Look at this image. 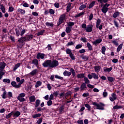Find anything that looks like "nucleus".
<instances>
[{
  "label": "nucleus",
  "mask_w": 124,
  "mask_h": 124,
  "mask_svg": "<svg viewBox=\"0 0 124 124\" xmlns=\"http://www.w3.org/2000/svg\"><path fill=\"white\" fill-rule=\"evenodd\" d=\"M93 26L92 24H89L87 26L86 23H82L81 24V28L86 31V32H92L93 31Z\"/></svg>",
  "instance_id": "1"
},
{
  "label": "nucleus",
  "mask_w": 124,
  "mask_h": 124,
  "mask_svg": "<svg viewBox=\"0 0 124 124\" xmlns=\"http://www.w3.org/2000/svg\"><path fill=\"white\" fill-rule=\"evenodd\" d=\"M25 82V79H22L21 80L20 82L17 84V83H16L15 81H12L11 85L12 87H14V88H15L16 89H19V88L21 87V85L23 83Z\"/></svg>",
  "instance_id": "2"
},
{
  "label": "nucleus",
  "mask_w": 124,
  "mask_h": 124,
  "mask_svg": "<svg viewBox=\"0 0 124 124\" xmlns=\"http://www.w3.org/2000/svg\"><path fill=\"white\" fill-rule=\"evenodd\" d=\"M94 106H96V109L98 110H104V106L105 105L103 103H99V104L96 102H93V103Z\"/></svg>",
  "instance_id": "3"
},
{
  "label": "nucleus",
  "mask_w": 124,
  "mask_h": 124,
  "mask_svg": "<svg viewBox=\"0 0 124 124\" xmlns=\"http://www.w3.org/2000/svg\"><path fill=\"white\" fill-rule=\"evenodd\" d=\"M109 6H110L109 4L106 3L104 5L101 9V11L104 14H106V13H107V12L109 10V8H108Z\"/></svg>",
  "instance_id": "4"
},
{
  "label": "nucleus",
  "mask_w": 124,
  "mask_h": 124,
  "mask_svg": "<svg viewBox=\"0 0 124 124\" xmlns=\"http://www.w3.org/2000/svg\"><path fill=\"white\" fill-rule=\"evenodd\" d=\"M65 14H63L60 16L58 20V26H60V25H61V24H62V23H63L64 20L65 19Z\"/></svg>",
  "instance_id": "5"
},
{
  "label": "nucleus",
  "mask_w": 124,
  "mask_h": 124,
  "mask_svg": "<svg viewBox=\"0 0 124 124\" xmlns=\"http://www.w3.org/2000/svg\"><path fill=\"white\" fill-rule=\"evenodd\" d=\"M59 65V62L56 60L53 61H51L50 62V67L51 68H54V67H57Z\"/></svg>",
  "instance_id": "6"
},
{
  "label": "nucleus",
  "mask_w": 124,
  "mask_h": 124,
  "mask_svg": "<svg viewBox=\"0 0 124 124\" xmlns=\"http://www.w3.org/2000/svg\"><path fill=\"white\" fill-rule=\"evenodd\" d=\"M26 96V93H21L19 94L18 96L17 97V99L19 100L20 102H23L25 101V97Z\"/></svg>",
  "instance_id": "7"
},
{
  "label": "nucleus",
  "mask_w": 124,
  "mask_h": 124,
  "mask_svg": "<svg viewBox=\"0 0 124 124\" xmlns=\"http://www.w3.org/2000/svg\"><path fill=\"white\" fill-rule=\"evenodd\" d=\"M43 66L44 67H51V60H46L43 63Z\"/></svg>",
  "instance_id": "8"
},
{
  "label": "nucleus",
  "mask_w": 124,
  "mask_h": 124,
  "mask_svg": "<svg viewBox=\"0 0 124 124\" xmlns=\"http://www.w3.org/2000/svg\"><path fill=\"white\" fill-rule=\"evenodd\" d=\"M109 100L113 102L114 100H116L117 99V95L115 93H111V96L109 97Z\"/></svg>",
  "instance_id": "9"
},
{
  "label": "nucleus",
  "mask_w": 124,
  "mask_h": 124,
  "mask_svg": "<svg viewBox=\"0 0 124 124\" xmlns=\"http://www.w3.org/2000/svg\"><path fill=\"white\" fill-rule=\"evenodd\" d=\"M26 41V37H21L18 40V42L22 44V46L24 45V42Z\"/></svg>",
  "instance_id": "10"
},
{
  "label": "nucleus",
  "mask_w": 124,
  "mask_h": 124,
  "mask_svg": "<svg viewBox=\"0 0 124 124\" xmlns=\"http://www.w3.org/2000/svg\"><path fill=\"white\" fill-rule=\"evenodd\" d=\"M101 41H102V39L101 38H99L98 39H96L94 42H93V45H95V46H97V45L99 44V43H101Z\"/></svg>",
  "instance_id": "11"
},
{
  "label": "nucleus",
  "mask_w": 124,
  "mask_h": 124,
  "mask_svg": "<svg viewBox=\"0 0 124 124\" xmlns=\"http://www.w3.org/2000/svg\"><path fill=\"white\" fill-rule=\"evenodd\" d=\"M13 115H14V117L15 119H16V118H18V117L21 115V112H20L19 111H13Z\"/></svg>",
  "instance_id": "12"
},
{
  "label": "nucleus",
  "mask_w": 124,
  "mask_h": 124,
  "mask_svg": "<svg viewBox=\"0 0 124 124\" xmlns=\"http://www.w3.org/2000/svg\"><path fill=\"white\" fill-rule=\"evenodd\" d=\"M38 73V70L35 69L33 70L30 73V75H31V76H34V75H36Z\"/></svg>",
  "instance_id": "13"
},
{
  "label": "nucleus",
  "mask_w": 124,
  "mask_h": 124,
  "mask_svg": "<svg viewBox=\"0 0 124 124\" xmlns=\"http://www.w3.org/2000/svg\"><path fill=\"white\" fill-rule=\"evenodd\" d=\"M24 37H25L26 41H30V40L32 39L33 36L32 35H28L24 36Z\"/></svg>",
  "instance_id": "14"
},
{
  "label": "nucleus",
  "mask_w": 124,
  "mask_h": 124,
  "mask_svg": "<svg viewBox=\"0 0 124 124\" xmlns=\"http://www.w3.org/2000/svg\"><path fill=\"white\" fill-rule=\"evenodd\" d=\"M17 11L18 13H20V14H25L26 13V11L21 8L17 9Z\"/></svg>",
  "instance_id": "15"
},
{
  "label": "nucleus",
  "mask_w": 124,
  "mask_h": 124,
  "mask_svg": "<svg viewBox=\"0 0 124 124\" xmlns=\"http://www.w3.org/2000/svg\"><path fill=\"white\" fill-rule=\"evenodd\" d=\"M63 75H64V76H68V77H69L71 75V72L67 71L65 70L63 72Z\"/></svg>",
  "instance_id": "16"
},
{
  "label": "nucleus",
  "mask_w": 124,
  "mask_h": 124,
  "mask_svg": "<svg viewBox=\"0 0 124 124\" xmlns=\"http://www.w3.org/2000/svg\"><path fill=\"white\" fill-rule=\"evenodd\" d=\"M37 59H38V60H40V59H44V54H39L38 53L37 55V57H36Z\"/></svg>",
  "instance_id": "17"
},
{
  "label": "nucleus",
  "mask_w": 124,
  "mask_h": 124,
  "mask_svg": "<svg viewBox=\"0 0 124 124\" xmlns=\"http://www.w3.org/2000/svg\"><path fill=\"white\" fill-rule=\"evenodd\" d=\"M85 74H78L77 75V78L78 79H82L85 77Z\"/></svg>",
  "instance_id": "18"
},
{
  "label": "nucleus",
  "mask_w": 124,
  "mask_h": 124,
  "mask_svg": "<svg viewBox=\"0 0 124 124\" xmlns=\"http://www.w3.org/2000/svg\"><path fill=\"white\" fill-rule=\"evenodd\" d=\"M70 71L71 72L73 77H75V76H76V73L75 72V70H74L73 68H71L70 69Z\"/></svg>",
  "instance_id": "19"
},
{
  "label": "nucleus",
  "mask_w": 124,
  "mask_h": 124,
  "mask_svg": "<svg viewBox=\"0 0 124 124\" xmlns=\"http://www.w3.org/2000/svg\"><path fill=\"white\" fill-rule=\"evenodd\" d=\"M85 89H87V86L86 85V83H83L80 86V90L81 91H84Z\"/></svg>",
  "instance_id": "20"
},
{
  "label": "nucleus",
  "mask_w": 124,
  "mask_h": 124,
  "mask_svg": "<svg viewBox=\"0 0 124 124\" xmlns=\"http://www.w3.org/2000/svg\"><path fill=\"white\" fill-rule=\"evenodd\" d=\"M95 4V1H93L89 4L88 8H89V9H91V8H93V7L94 6Z\"/></svg>",
  "instance_id": "21"
},
{
  "label": "nucleus",
  "mask_w": 124,
  "mask_h": 124,
  "mask_svg": "<svg viewBox=\"0 0 124 124\" xmlns=\"http://www.w3.org/2000/svg\"><path fill=\"white\" fill-rule=\"evenodd\" d=\"M29 100L30 102H34L35 101V96L34 95H32L29 97Z\"/></svg>",
  "instance_id": "22"
},
{
  "label": "nucleus",
  "mask_w": 124,
  "mask_h": 124,
  "mask_svg": "<svg viewBox=\"0 0 124 124\" xmlns=\"http://www.w3.org/2000/svg\"><path fill=\"white\" fill-rule=\"evenodd\" d=\"M32 63L35 66L38 65V60L36 59H33L32 61Z\"/></svg>",
  "instance_id": "23"
},
{
  "label": "nucleus",
  "mask_w": 124,
  "mask_h": 124,
  "mask_svg": "<svg viewBox=\"0 0 124 124\" xmlns=\"http://www.w3.org/2000/svg\"><path fill=\"white\" fill-rule=\"evenodd\" d=\"M108 80L109 82H110V83H112V82L115 81V78L112 77H108Z\"/></svg>",
  "instance_id": "24"
},
{
  "label": "nucleus",
  "mask_w": 124,
  "mask_h": 124,
  "mask_svg": "<svg viewBox=\"0 0 124 124\" xmlns=\"http://www.w3.org/2000/svg\"><path fill=\"white\" fill-rule=\"evenodd\" d=\"M71 4H72V3L69 2L67 4V6L66 8L67 12H69V11H70L71 7Z\"/></svg>",
  "instance_id": "25"
},
{
  "label": "nucleus",
  "mask_w": 124,
  "mask_h": 124,
  "mask_svg": "<svg viewBox=\"0 0 124 124\" xmlns=\"http://www.w3.org/2000/svg\"><path fill=\"white\" fill-rule=\"evenodd\" d=\"M101 23V19H100V18H98L96 23V28H98V26H100Z\"/></svg>",
  "instance_id": "26"
},
{
  "label": "nucleus",
  "mask_w": 124,
  "mask_h": 124,
  "mask_svg": "<svg viewBox=\"0 0 124 124\" xmlns=\"http://www.w3.org/2000/svg\"><path fill=\"white\" fill-rule=\"evenodd\" d=\"M33 119H36V118H39L40 117H41V113H38V114H33L32 116Z\"/></svg>",
  "instance_id": "27"
},
{
  "label": "nucleus",
  "mask_w": 124,
  "mask_h": 124,
  "mask_svg": "<svg viewBox=\"0 0 124 124\" xmlns=\"http://www.w3.org/2000/svg\"><path fill=\"white\" fill-rule=\"evenodd\" d=\"M39 105H40V100L37 99L36 100V102H35V107L36 108H37V107H38Z\"/></svg>",
  "instance_id": "28"
},
{
  "label": "nucleus",
  "mask_w": 124,
  "mask_h": 124,
  "mask_svg": "<svg viewBox=\"0 0 124 124\" xmlns=\"http://www.w3.org/2000/svg\"><path fill=\"white\" fill-rule=\"evenodd\" d=\"M124 45L123 44H121L120 45H119L117 48V52H120V51H121V50H122V48H123V46Z\"/></svg>",
  "instance_id": "29"
},
{
  "label": "nucleus",
  "mask_w": 124,
  "mask_h": 124,
  "mask_svg": "<svg viewBox=\"0 0 124 124\" xmlns=\"http://www.w3.org/2000/svg\"><path fill=\"white\" fill-rule=\"evenodd\" d=\"M75 23H74V22H69L68 23H67V25L68 26V27L72 28V27H73V26H74Z\"/></svg>",
  "instance_id": "30"
},
{
  "label": "nucleus",
  "mask_w": 124,
  "mask_h": 124,
  "mask_svg": "<svg viewBox=\"0 0 124 124\" xmlns=\"http://www.w3.org/2000/svg\"><path fill=\"white\" fill-rule=\"evenodd\" d=\"M91 74H92V77H93V79H98L99 77H98V75H96V74L93 73H91Z\"/></svg>",
  "instance_id": "31"
},
{
  "label": "nucleus",
  "mask_w": 124,
  "mask_h": 124,
  "mask_svg": "<svg viewBox=\"0 0 124 124\" xmlns=\"http://www.w3.org/2000/svg\"><path fill=\"white\" fill-rule=\"evenodd\" d=\"M71 27H67L65 29L66 33H70V32H71Z\"/></svg>",
  "instance_id": "32"
},
{
  "label": "nucleus",
  "mask_w": 124,
  "mask_h": 124,
  "mask_svg": "<svg viewBox=\"0 0 124 124\" xmlns=\"http://www.w3.org/2000/svg\"><path fill=\"white\" fill-rule=\"evenodd\" d=\"M94 68L95 72H99L100 71V66H95Z\"/></svg>",
  "instance_id": "33"
},
{
  "label": "nucleus",
  "mask_w": 124,
  "mask_h": 124,
  "mask_svg": "<svg viewBox=\"0 0 124 124\" xmlns=\"http://www.w3.org/2000/svg\"><path fill=\"white\" fill-rule=\"evenodd\" d=\"M20 65H21V63H17V64L15 66V67H14V68H13L14 71H16V70H17V69L18 67H20Z\"/></svg>",
  "instance_id": "34"
},
{
  "label": "nucleus",
  "mask_w": 124,
  "mask_h": 124,
  "mask_svg": "<svg viewBox=\"0 0 124 124\" xmlns=\"http://www.w3.org/2000/svg\"><path fill=\"white\" fill-rule=\"evenodd\" d=\"M5 63L4 62H0V68L1 69H4V67H5Z\"/></svg>",
  "instance_id": "35"
},
{
  "label": "nucleus",
  "mask_w": 124,
  "mask_h": 124,
  "mask_svg": "<svg viewBox=\"0 0 124 124\" xmlns=\"http://www.w3.org/2000/svg\"><path fill=\"white\" fill-rule=\"evenodd\" d=\"M115 109H123L124 108V106H118V105H116L113 108Z\"/></svg>",
  "instance_id": "36"
},
{
  "label": "nucleus",
  "mask_w": 124,
  "mask_h": 124,
  "mask_svg": "<svg viewBox=\"0 0 124 124\" xmlns=\"http://www.w3.org/2000/svg\"><path fill=\"white\" fill-rule=\"evenodd\" d=\"M105 52H106V47L103 46L101 48V53L103 55H105Z\"/></svg>",
  "instance_id": "37"
},
{
  "label": "nucleus",
  "mask_w": 124,
  "mask_h": 124,
  "mask_svg": "<svg viewBox=\"0 0 124 124\" xmlns=\"http://www.w3.org/2000/svg\"><path fill=\"white\" fill-rule=\"evenodd\" d=\"M42 84V82H41V81H37L35 87V88H38V87H40V86H41V85Z\"/></svg>",
  "instance_id": "38"
},
{
  "label": "nucleus",
  "mask_w": 124,
  "mask_h": 124,
  "mask_svg": "<svg viewBox=\"0 0 124 124\" xmlns=\"http://www.w3.org/2000/svg\"><path fill=\"white\" fill-rule=\"evenodd\" d=\"M87 46L88 48V50L89 51H92V50H93V46H92L91 44H90V43H87Z\"/></svg>",
  "instance_id": "39"
},
{
  "label": "nucleus",
  "mask_w": 124,
  "mask_h": 124,
  "mask_svg": "<svg viewBox=\"0 0 124 124\" xmlns=\"http://www.w3.org/2000/svg\"><path fill=\"white\" fill-rule=\"evenodd\" d=\"M87 7V4H82L80 6L79 8V10H83V9H85Z\"/></svg>",
  "instance_id": "40"
},
{
  "label": "nucleus",
  "mask_w": 124,
  "mask_h": 124,
  "mask_svg": "<svg viewBox=\"0 0 124 124\" xmlns=\"http://www.w3.org/2000/svg\"><path fill=\"white\" fill-rule=\"evenodd\" d=\"M111 43L114 44V45H115V46H119V43L116 40H112Z\"/></svg>",
  "instance_id": "41"
},
{
  "label": "nucleus",
  "mask_w": 124,
  "mask_h": 124,
  "mask_svg": "<svg viewBox=\"0 0 124 124\" xmlns=\"http://www.w3.org/2000/svg\"><path fill=\"white\" fill-rule=\"evenodd\" d=\"M5 74V73L1 69H0V80L2 78V76Z\"/></svg>",
  "instance_id": "42"
},
{
  "label": "nucleus",
  "mask_w": 124,
  "mask_h": 124,
  "mask_svg": "<svg viewBox=\"0 0 124 124\" xmlns=\"http://www.w3.org/2000/svg\"><path fill=\"white\" fill-rule=\"evenodd\" d=\"M45 32V30H42L37 33V35L39 36V35H43V33Z\"/></svg>",
  "instance_id": "43"
},
{
  "label": "nucleus",
  "mask_w": 124,
  "mask_h": 124,
  "mask_svg": "<svg viewBox=\"0 0 124 124\" xmlns=\"http://www.w3.org/2000/svg\"><path fill=\"white\" fill-rule=\"evenodd\" d=\"M113 69L112 67L110 68H107L104 70V71L105 72H110V71H112V70Z\"/></svg>",
  "instance_id": "44"
},
{
  "label": "nucleus",
  "mask_w": 124,
  "mask_h": 124,
  "mask_svg": "<svg viewBox=\"0 0 124 124\" xmlns=\"http://www.w3.org/2000/svg\"><path fill=\"white\" fill-rule=\"evenodd\" d=\"M3 83H7V84H10L11 81L9 79V78H4L3 79Z\"/></svg>",
  "instance_id": "45"
},
{
  "label": "nucleus",
  "mask_w": 124,
  "mask_h": 124,
  "mask_svg": "<svg viewBox=\"0 0 124 124\" xmlns=\"http://www.w3.org/2000/svg\"><path fill=\"white\" fill-rule=\"evenodd\" d=\"M84 12H81L79 14H77L75 16V18H78V17H81V16H84Z\"/></svg>",
  "instance_id": "46"
},
{
  "label": "nucleus",
  "mask_w": 124,
  "mask_h": 124,
  "mask_svg": "<svg viewBox=\"0 0 124 124\" xmlns=\"http://www.w3.org/2000/svg\"><path fill=\"white\" fill-rule=\"evenodd\" d=\"M108 96V93L106 92V89H105L104 92L103 93V97H107Z\"/></svg>",
  "instance_id": "47"
},
{
  "label": "nucleus",
  "mask_w": 124,
  "mask_h": 124,
  "mask_svg": "<svg viewBox=\"0 0 124 124\" xmlns=\"http://www.w3.org/2000/svg\"><path fill=\"white\" fill-rule=\"evenodd\" d=\"M0 7V9L3 13H5V8L4 7V6H3V4H1Z\"/></svg>",
  "instance_id": "48"
},
{
  "label": "nucleus",
  "mask_w": 124,
  "mask_h": 124,
  "mask_svg": "<svg viewBox=\"0 0 124 124\" xmlns=\"http://www.w3.org/2000/svg\"><path fill=\"white\" fill-rule=\"evenodd\" d=\"M84 81H85V84H90V80L87 77L84 78Z\"/></svg>",
  "instance_id": "49"
},
{
  "label": "nucleus",
  "mask_w": 124,
  "mask_h": 124,
  "mask_svg": "<svg viewBox=\"0 0 124 124\" xmlns=\"http://www.w3.org/2000/svg\"><path fill=\"white\" fill-rule=\"evenodd\" d=\"M13 11H14V7L13 6H10L9 7L8 12L10 13L11 12H13Z\"/></svg>",
  "instance_id": "50"
},
{
  "label": "nucleus",
  "mask_w": 124,
  "mask_h": 124,
  "mask_svg": "<svg viewBox=\"0 0 124 124\" xmlns=\"http://www.w3.org/2000/svg\"><path fill=\"white\" fill-rule=\"evenodd\" d=\"M69 57L70 58H71V60H72L73 61H74L75 60V56H74V54L73 53H70L69 54Z\"/></svg>",
  "instance_id": "51"
},
{
  "label": "nucleus",
  "mask_w": 124,
  "mask_h": 124,
  "mask_svg": "<svg viewBox=\"0 0 124 124\" xmlns=\"http://www.w3.org/2000/svg\"><path fill=\"white\" fill-rule=\"evenodd\" d=\"M13 115V111H12L11 113H9L6 116V119H9L11 118V116Z\"/></svg>",
  "instance_id": "52"
},
{
  "label": "nucleus",
  "mask_w": 124,
  "mask_h": 124,
  "mask_svg": "<svg viewBox=\"0 0 124 124\" xmlns=\"http://www.w3.org/2000/svg\"><path fill=\"white\" fill-rule=\"evenodd\" d=\"M72 45H74V42L71 41V42H69L67 44H66V46H67L68 47L69 46H72Z\"/></svg>",
  "instance_id": "53"
},
{
  "label": "nucleus",
  "mask_w": 124,
  "mask_h": 124,
  "mask_svg": "<svg viewBox=\"0 0 124 124\" xmlns=\"http://www.w3.org/2000/svg\"><path fill=\"white\" fill-rule=\"evenodd\" d=\"M46 25L47 26V27H53L54 26V24H53L52 23H49V22H46Z\"/></svg>",
  "instance_id": "54"
},
{
  "label": "nucleus",
  "mask_w": 124,
  "mask_h": 124,
  "mask_svg": "<svg viewBox=\"0 0 124 124\" xmlns=\"http://www.w3.org/2000/svg\"><path fill=\"white\" fill-rule=\"evenodd\" d=\"M80 40L84 43H86V42H87V38H86V37H81L80 39Z\"/></svg>",
  "instance_id": "55"
},
{
  "label": "nucleus",
  "mask_w": 124,
  "mask_h": 124,
  "mask_svg": "<svg viewBox=\"0 0 124 124\" xmlns=\"http://www.w3.org/2000/svg\"><path fill=\"white\" fill-rule=\"evenodd\" d=\"M66 54H69V55H70V54H71L72 52L71 49H70V48H67L66 49Z\"/></svg>",
  "instance_id": "56"
},
{
  "label": "nucleus",
  "mask_w": 124,
  "mask_h": 124,
  "mask_svg": "<svg viewBox=\"0 0 124 124\" xmlns=\"http://www.w3.org/2000/svg\"><path fill=\"white\" fill-rule=\"evenodd\" d=\"M119 12H116L113 14V18H117L118 17V16L119 15Z\"/></svg>",
  "instance_id": "57"
},
{
  "label": "nucleus",
  "mask_w": 124,
  "mask_h": 124,
  "mask_svg": "<svg viewBox=\"0 0 124 124\" xmlns=\"http://www.w3.org/2000/svg\"><path fill=\"white\" fill-rule=\"evenodd\" d=\"M53 104V102L51 100H49L47 102V105L48 106H51Z\"/></svg>",
  "instance_id": "58"
},
{
  "label": "nucleus",
  "mask_w": 124,
  "mask_h": 124,
  "mask_svg": "<svg viewBox=\"0 0 124 124\" xmlns=\"http://www.w3.org/2000/svg\"><path fill=\"white\" fill-rule=\"evenodd\" d=\"M55 78H56V79H59L60 80H62V79H63V78L57 75L55 76Z\"/></svg>",
  "instance_id": "59"
},
{
  "label": "nucleus",
  "mask_w": 124,
  "mask_h": 124,
  "mask_svg": "<svg viewBox=\"0 0 124 124\" xmlns=\"http://www.w3.org/2000/svg\"><path fill=\"white\" fill-rule=\"evenodd\" d=\"M81 47H83V45L81 44H78L76 46L75 49H80Z\"/></svg>",
  "instance_id": "60"
},
{
  "label": "nucleus",
  "mask_w": 124,
  "mask_h": 124,
  "mask_svg": "<svg viewBox=\"0 0 124 124\" xmlns=\"http://www.w3.org/2000/svg\"><path fill=\"white\" fill-rule=\"evenodd\" d=\"M49 12L50 14H51L52 15H54V14H55V10H54L53 9H49Z\"/></svg>",
  "instance_id": "61"
},
{
  "label": "nucleus",
  "mask_w": 124,
  "mask_h": 124,
  "mask_svg": "<svg viewBox=\"0 0 124 124\" xmlns=\"http://www.w3.org/2000/svg\"><path fill=\"white\" fill-rule=\"evenodd\" d=\"M81 58L82 59V60H86V61H87V60H89V57L85 55H82Z\"/></svg>",
  "instance_id": "62"
},
{
  "label": "nucleus",
  "mask_w": 124,
  "mask_h": 124,
  "mask_svg": "<svg viewBox=\"0 0 124 124\" xmlns=\"http://www.w3.org/2000/svg\"><path fill=\"white\" fill-rule=\"evenodd\" d=\"M113 23L116 28H119V23H118V22H117V21L114 20Z\"/></svg>",
  "instance_id": "63"
},
{
  "label": "nucleus",
  "mask_w": 124,
  "mask_h": 124,
  "mask_svg": "<svg viewBox=\"0 0 124 124\" xmlns=\"http://www.w3.org/2000/svg\"><path fill=\"white\" fill-rule=\"evenodd\" d=\"M78 124H84L83 122V120H79L77 121Z\"/></svg>",
  "instance_id": "64"
}]
</instances>
